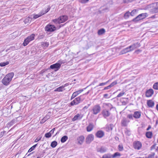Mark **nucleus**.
Returning a JSON list of instances; mask_svg holds the SVG:
<instances>
[{"label": "nucleus", "mask_w": 158, "mask_h": 158, "mask_svg": "<svg viewBox=\"0 0 158 158\" xmlns=\"http://www.w3.org/2000/svg\"><path fill=\"white\" fill-rule=\"evenodd\" d=\"M14 74L13 73L11 72L6 75L2 80V84L5 85H8L10 82L12 80V78L14 76Z\"/></svg>", "instance_id": "f257e3e1"}, {"label": "nucleus", "mask_w": 158, "mask_h": 158, "mask_svg": "<svg viewBox=\"0 0 158 158\" xmlns=\"http://www.w3.org/2000/svg\"><path fill=\"white\" fill-rule=\"evenodd\" d=\"M64 63L65 62L64 60H60L58 61L57 63L51 65L50 68L51 69H53L55 71H56L60 68L61 65Z\"/></svg>", "instance_id": "f03ea898"}, {"label": "nucleus", "mask_w": 158, "mask_h": 158, "mask_svg": "<svg viewBox=\"0 0 158 158\" xmlns=\"http://www.w3.org/2000/svg\"><path fill=\"white\" fill-rule=\"evenodd\" d=\"M68 19V17L66 15L60 16L57 19L52 20V21L55 24H60L64 22Z\"/></svg>", "instance_id": "7ed1b4c3"}, {"label": "nucleus", "mask_w": 158, "mask_h": 158, "mask_svg": "<svg viewBox=\"0 0 158 158\" xmlns=\"http://www.w3.org/2000/svg\"><path fill=\"white\" fill-rule=\"evenodd\" d=\"M148 16V15L147 13H142L133 19L132 21L133 22H136L140 20H142L146 18Z\"/></svg>", "instance_id": "20e7f679"}, {"label": "nucleus", "mask_w": 158, "mask_h": 158, "mask_svg": "<svg viewBox=\"0 0 158 158\" xmlns=\"http://www.w3.org/2000/svg\"><path fill=\"white\" fill-rule=\"evenodd\" d=\"M35 35L32 34L29 36L27 37L24 40L23 45L25 46L27 45L30 41L34 39Z\"/></svg>", "instance_id": "39448f33"}, {"label": "nucleus", "mask_w": 158, "mask_h": 158, "mask_svg": "<svg viewBox=\"0 0 158 158\" xmlns=\"http://www.w3.org/2000/svg\"><path fill=\"white\" fill-rule=\"evenodd\" d=\"M56 30V27L52 25L48 24L45 27V30L48 32H52Z\"/></svg>", "instance_id": "423d86ee"}, {"label": "nucleus", "mask_w": 158, "mask_h": 158, "mask_svg": "<svg viewBox=\"0 0 158 158\" xmlns=\"http://www.w3.org/2000/svg\"><path fill=\"white\" fill-rule=\"evenodd\" d=\"M101 107L99 105H96L91 110L92 113L95 115H96L100 111Z\"/></svg>", "instance_id": "0eeeda50"}, {"label": "nucleus", "mask_w": 158, "mask_h": 158, "mask_svg": "<svg viewBox=\"0 0 158 158\" xmlns=\"http://www.w3.org/2000/svg\"><path fill=\"white\" fill-rule=\"evenodd\" d=\"M94 139V136L93 135L90 134L85 139V142L87 144L90 143L93 141Z\"/></svg>", "instance_id": "6e6552de"}, {"label": "nucleus", "mask_w": 158, "mask_h": 158, "mask_svg": "<svg viewBox=\"0 0 158 158\" xmlns=\"http://www.w3.org/2000/svg\"><path fill=\"white\" fill-rule=\"evenodd\" d=\"M133 146L135 149L139 150L141 148L142 144L141 142L139 141H135L134 143Z\"/></svg>", "instance_id": "1a4fd4ad"}, {"label": "nucleus", "mask_w": 158, "mask_h": 158, "mask_svg": "<svg viewBox=\"0 0 158 158\" xmlns=\"http://www.w3.org/2000/svg\"><path fill=\"white\" fill-rule=\"evenodd\" d=\"M105 134L104 131L100 130L97 131L95 134V136L98 138H102L104 135Z\"/></svg>", "instance_id": "9d476101"}, {"label": "nucleus", "mask_w": 158, "mask_h": 158, "mask_svg": "<svg viewBox=\"0 0 158 158\" xmlns=\"http://www.w3.org/2000/svg\"><path fill=\"white\" fill-rule=\"evenodd\" d=\"M129 122L130 121L127 119L123 118L121 122L122 125L124 127L126 126Z\"/></svg>", "instance_id": "9b49d317"}, {"label": "nucleus", "mask_w": 158, "mask_h": 158, "mask_svg": "<svg viewBox=\"0 0 158 158\" xmlns=\"http://www.w3.org/2000/svg\"><path fill=\"white\" fill-rule=\"evenodd\" d=\"M85 139V137L83 135H81L78 137L77 139L78 144L81 145L83 143Z\"/></svg>", "instance_id": "f8f14e48"}, {"label": "nucleus", "mask_w": 158, "mask_h": 158, "mask_svg": "<svg viewBox=\"0 0 158 158\" xmlns=\"http://www.w3.org/2000/svg\"><path fill=\"white\" fill-rule=\"evenodd\" d=\"M102 114L105 118L109 116L110 115L109 111L106 109L104 110L102 112Z\"/></svg>", "instance_id": "ddd939ff"}, {"label": "nucleus", "mask_w": 158, "mask_h": 158, "mask_svg": "<svg viewBox=\"0 0 158 158\" xmlns=\"http://www.w3.org/2000/svg\"><path fill=\"white\" fill-rule=\"evenodd\" d=\"M83 91V89H81L74 92L72 95L71 99H73V98H75L80 93L82 92Z\"/></svg>", "instance_id": "4468645a"}, {"label": "nucleus", "mask_w": 158, "mask_h": 158, "mask_svg": "<svg viewBox=\"0 0 158 158\" xmlns=\"http://www.w3.org/2000/svg\"><path fill=\"white\" fill-rule=\"evenodd\" d=\"M153 92V90L152 89H150L146 92V96L147 97H149L152 96Z\"/></svg>", "instance_id": "2eb2a0df"}, {"label": "nucleus", "mask_w": 158, "mask_h": 158, "mask_svg": "<svg viewBox=\"0 0 158 158\" xmlns=\"http://www.w3.org/2000/svg\"><path fill=\"white\" fill-rule=\"evenodd\" d=\"M65 86H66V84L64 85V86L62 85V86H60L56 89L54 90V91L57 92L63 91L65 90L64 88Z\"/></svg>", "instance_id": "dca6fc26"}, {"label": "nucleus", "mask_w": 158, "mask_h": 158, "mask_svg": "<svg viewBox=\"0 0 158 158\" xmlns=\"http://www.w3.org/2000/svg\"><path fill=\"white\" fill-rule=\"evenodd\" d=\"M133 116L135 118H139L141 116V113L139 111H135L134 112Z\"/></svg>", "instance_id": "f3484780"}, {"label": "nucleus", "mask_w": 158, "mask_h": 158, "mask_svg": "<svg viewBox=\"0 0 158 158\" xmlns=\"http://www.w3.org/2000/svg\"><path fill=\"white\" fill-rule=\"evenodd\" d=\"M51 7L49 6H48V7L45 10L44 9L43 10L41 11V12L42 15L45 14L47 13L50 9Z\"/></svg>", "instance_id": "a211bd4d"}, {"label": "nucleus", "mask_w": 158, "mask_h": 158, "mask_svg": "<svg viewBox=\"0 0 158 158\" xmlns=\"http://www.w3.org/2000/svg\"><path fill=\"white\" fill-rule=\"evenodd\" d=\"M81 100V99H74L71 102V105H74L78 104L80 103Z\"/></svg>", "instance_id": "6ab92c4d"}, {"label": "nucleus", "mask_w": 158, "mask_h": 158, "mask_svg": "<svg viewBox=\"0 0 158 158\" xmlns=\"http://www.w3.org/2000/svg\"><path fill=\"white\" fill-rule=\"evenodd\" d=\"M154 102L151 100H149L148 101L147 105L149 107H152L154 105Z\"/></svg>", "instance_id": "aec40b11"}, {"label": "nucleus", "mask_w": 158, "mask_h": 158, "mask_svg": "<svg viewBox=\"0 0 158 158\" xmlns=\"http://www.w3.org/2000/svg\"><path fill=\"white\" fill-rule=\"evenodd\" d=\"M42 15L41 12H40L38 14H33V19H36L38 18L39 17H41Z\"/></svg>", "instance_id": "412c9836"}, {"label": "nucleus", "mask_w": 158, "mask_h": 158, "mask_svg": "<svg viewBox=\"0 0 158 158\" xmlns=\"http://www.w3.org/2000/svg\"><path fill=\"white\" fill-rule=\"evenodd\" d=\"M132 45L134 49L141 46L140 43L138 42L133 44H132Z\"/></svg>", "instance_id": "4be33fe9"}, {"label": "nucleus", "mask_w": 158, "mask_h": 158, "mask_svg": "<svg viewBox=\"0 0 158 158\" xmlns=\"http://www.w3.org/2000/svg\"><path fill=\"white\" fill-rule=\"evenodd\" d=\"M94 128V126L92 124H90L87 127V130L88 131H91Z\"/></svg>", "instance_id": "5701e85b"}, {"label": "nucleus", "mask_w": 158, "mask_h": 158, "mask_svg": "<svg viewBox=\"0 0 158 158\" xmlns=\"http://www.w3.org/2000/svg\"><path fill=\"white\" fill-rule=\"evenodd\" d=\"M106 151V148L103 147H102L100 148H99L98 150V151L101 153H103L105 152Z\"/></svg>", "instance_id": "b1692460"}, {"label": "nucleus", "mask_w": 158, "mask_h": 158, "mask_svg": "<svg viewBox=\"0 0 158 158\" xmlns=\"http://www.w3.org/2000/svg\"><path fill=\"white\" fill-rule=\"evenodd\" d=\"M130 52V50H129L128 47H127L126 48L123 49L121 51V54H123L126 53L127 52Z\"/></svg>", "instance_id": "393cba45"}, {"label": "nucleus", "mask_w": 158, "mask_h": 158, "mask_svg": "<svg viewBox=\"0 0 158 158\" xmlns=\"http://www.w3.org/2000/svg\"><path fill=\"white\" fill-rule=\"evenodd\" d=\"M81 117H80V114H78L74 116L73 119V121H75L77 119H81Z\"/></svg>", "instance_id": "a878e982"}, {"label": "nucleus", "mask_w": 158, "mask_h": 158, "mask_svg": "<svg viewBox=\"0 0 158 158\" xmlns=\"http://www.w3.org/2000/svg\"><path fill=\"white\" fill-rule=\"evenodd\" d=\"M105 32V30L104 29L102 28L101 29L98 31V34L99 35H102Z\"/></svg>", "instance_id": "bb28decb"}, {"label": "nucleus", "mask_w": 158, "mask_h": 158, "mask_svg": "<svg viewBox=\"0 0 158 158\" xmlns=\"http://www.w3.org/2000/svg\"><path fill=\"white\" fill-rule=\"evenodd\" d=\"M102 158H112V155L110 154H107L104 155Z\"/></svg>", "instance_id": "cd10ccee"}, {"label": "nucleus", "mask_w": 158, "mask_h": 158, "mask_svg": "<svg viewBox=\"0 0 158 158\" xmlns=\"http://www.w3.org/2000/svg\"><path fill=\"white\" fill-rule=\"evenodd\" d=\"M68 137L67 136L64 135L62 137L60 140L61 142L62 143H64L68 139Z\"/></svg>", "instance_id": "c85d7f7f"}, {"label": "nucleus", "mask_w": 158, "mask_h": 158, "mask_svg": "<svg viewBox=\"0 0 158 158\" xmlns=\"http://www.w3.org/2000/svg\"><path fill=\"white\" fill-rule=\"evenodd\" d=\"M152 133L150 131H148L146 132V136L147 137L151 138L152 137Z\"/></svg>", "instance_id": "c756f323"}, {"label": "nucleus", "mask_w": 158, "mask_h": 158, "mask_svg": "<svg viewBox=\"0 0 158 158\" xmlns=\"http://www.w3.org/2000/svg\"><path fill=\"white\" fill-rule=\"evenodd\" d=\"M57 144V143L56 141H54L51 143V146L53 148H55Z\"/></svg>", "instance_id": "7c9ffc66"}, {"label": "nucleus", "mask_w": 158, "mask_h": 158, "mask_svg": "<svg viewBox=\"0 0 158 158\" xmlns=\"http://www.w3.org/2000/svg\"><path fill=\"white\" fill-rule=\"evenodd\" d=\"M41 44L44 48L48 47L49 44L48 42H42Z\"/></svg>", "instance_id": "2f4dec72"}, {"label": "nucleus", "mask_w": 158, "mask_h": 158, "mask_svg": "<svg viewBox=\"0 0 158 158\" xmlns=\"http://www.w3.org/2000/svg\"><path fill=\"white\" fill-rule=\"evenodd\" d=\"M130 15V13L129 11H128L124 15V17L125 19L128 18Z\"/></svg>", "instance_id": "473e14b6"}, {"label": "nucleus", "mask_w": 158, "mask_h": 158, "mask_svg": "<svg viewBox=\"0 0 158 158\" xmlns=\"http://www.w3.org/2000/svg\"><path fill=\"white\" fill-rule=\"evenodd\" d=\"M138 11L136 9H134L130 13V15L132 16H134L135 15L136 13Z\"/></svg>", "instance_id": "72a5a7b5"}, {"label": "nucleus", "mask_w": 158, "mask_h": 158, "mask_svg": "<svg viewBox=\"0 0 158 158\" xmlns=\"http://www.w3.org/2000/svg\"><path fill=\"white\" fill-rule=\"evenodd\" d=\"M24 22L25 24H27L31 22V20L30 19V17H27L25 18Z\"/></svg>", "instance_id": "f704fd0d"}, {"label": "nucleus", "mask_w": 158, "mask_h": 158, "mask_svg": "<svg viewBox=\"0 0 158 158\" xmlns=\"http://www.w3.org/2000/svg\"><path fill=\"white\" fill-rule=\"evenodd\" d=\"M155 153H152L149 155L148 158H157L156 156H155Z\"/></svg>", "instance_id": "c9c22d12"}, {"label": "nucleus", "mask_w": 158, "mask_h": 158, "mask_svg": "<svg viewBox=\"0 0 158 158\" xmlns=\"http://www.w3.org/2000/svg\"><path fill=\"white\" fill-rule=\"evenodd\" d=\"M118 150L120 151H122L123 150V147L122 144H120L118 146Z\"/></svg>", "instance_id": "e433bc0d"}, {"label": "nucleus", "mask_w": 158, "mask_h": 158, "mask_svg": "<svg viewBox=\"0 0 158 158\" xmlns=\"http://www.w3.org/2000/svg\"><path fill=\"white\" fill-rule=\"evenodd\" d=\"M9 64L8 61H6V62H1L0 63V66L1 67L4 66Z\"/></svg>", "instance_id": "4c0bfd02"}, {"label": "nucleus", "mask_w": 158, "mask_h": 158, "mask_svg": "<svg viewBox=\"0 0 158 158\" xmlns=\"http://www.w3.org/2000/svg\"><path fill=\"white\" fill-rule=\"evenodd\" d=\"M120 156V153L118 152H116L114 153V155H112V158H114L117 156Z\"/></svg>", "instance_id": "58836bf2"}, {"label": "nucleus", "mask_w": 158, "mask_h": 158, "mask_svg": "<svg viewBox=\"0 0 158 158\" xmlns=\"http://www.w3.org/2000/svg\"><path fill=\"white\" fill-rule=\"evenodd\" d=\"M89 92V90L88 92H87L86 93H85V94H83L82 95H81L78 97L76 98L75 99H81V98H84V97H83L85 95H87Z\"/></svg>", "instance_id": "ea45409f"}, {"label": "nucleus", "mask_w": 158, "mask_h": 158, "mask_svg": "<svg viewBox=\"0 0 158 158\" xmlns=\"http://www.w3.org/2000/svg\"><path fill=\"white\" fill-rule=\"evenodd\" d=\"M37 144H36L34 145H33V146H32L31 148L29 149L28 151V152H31L34 149L36 146H37Z\"/></svg>", "instance_id": "a19ab883"}, {"label": "nucleus", "mask_w": 158, "mask_h": 158, "mask_svg": "<svg viewBox=\"0 0 158 158\" xmlns=\"http://www.w3.org/2000/svg\"><path fill=\"white\" fill-rule=\"evenodd\" d=\"M153 88L155 89H158V82L155 83L154 84Z\"/></svg>", "instance_id": "79ce46f5"}, {"label": "nucleus", "mask_w": 158, "mask_h": 158, "mask_svg": "<svg viewBox=\"0 0 158 158\" xmlns=\"http://www.w3.org/2000/svg\"><path fill=\"white\" fill-rule=\"evenodd\" d=\"M117 84V81H114L112 82L110 85V87L113 86L114 85H116Z\"/></svg>", "instance_id": "37998d69"}, {"label": "nucleus", "mask_w": 158, "mask_h": 158, "mask_svg": "<svg viewBox=\"0 0 158 158\" xmlns=\"http://www.w3.org/2000/svg\"><path fill=\"white\" fill-rule=\"evenodd\" d=\"M45 136L47 138H49L51 136V135L49 132L45 134Z\"/></svg>", "instance_id": "c03bdc74"}, {"label": "nucleus", "mask_w": 158, "mask_h": 158, "mask_svg": "<svg viewBox=\"0 0 158 158\" xmlns=\"http://www.w3.org/2000/svg\"><path fill=\"white\" fill-rule=\"evenodd\" d=\"M129 50H130V52L133 51L134 49L132 45L127 47Z\"/></svg>", "instance_id": "a18cd8bd"}, {"label": "nucleus", "mask_w": 158, "mask_h": 158, "mask_svg": "<svg viewBox=\"0 0 158 158\" xmlns=\"http://www.w3.org/2000/svg\"><path fill=\"white\" fill-rule=\"evenodd\" d=\"M152 11L155 13L158 12V7H155L153 9Z\"/></svg>", "instance_id": "49530a36"}, {"label": "nucleus", "mask_w": 158, "mask_h": 158, "mask_svg": "<svg viewBox=\"0 0 158 158\" xmlns=\"http://www.w3.org/2000/svg\"><path fill=\"white\" fill-rule=\"evenodd\" d=\"M124 94V92H121L117 96V97H120L122 96Z\"/></svg>", "instance_id": "de8ad7c7"}, {"label": "nucleus", "mask_w": 158, "mask_h": 158, "mask_svg": "<svg viewBox=\"0 0 158 158\" xmlns=\"http://www.w3.org/2000/svg\"><path fill=\"white\" fill-rule=\"evenodd\" d=\"M127 117L130 119H133V115L132 114H128L127 115Z\"/></svg>", "instance_id": "09e8293b"}, {"label": "nucleus", "mask_w": 158, "mask_h": 158, "mask_svg": "<svg viewBox=\"0 0 158 158\" xmlns=\"http://www.w3.org/2000/svg\"><path fill=\"white\" fill-rule=\"evenodd\" d=\"M104 106H107L109 108V107H111V105L109 103H104Z\"/></svg>", "instance_id": "8fccbe9b"}, {"label": "nucleus", "mask_w": 158, "mask_h": 158, "mask_svg": "<svg viewBox=\"0 0 158 158\" xmlns=\"http://www.w3.org/2000/svg\"><path fill=\"white\" fill-rule=\"evenodd\" d=\"M106 85V83L103 82L100 83L98 85H97V87H98L99 86H103L105 85Z\"/></svg>", "instance_id": "3c124183"}, {"label": "nucleus", "mask_w": 158, "mask_h": 158, "mask_svg": "<svg viewBox=\"0 0 158 158\" xmlns=\"http://www.w3.org/2000/svg\"><path fill=\"white\" fill-rule=\"evenodd\" d=\"M6 132V131H4L1 132V133H0V138L2 137L3 136L5 133Z\"/></svg>", "instance_id": "603ef678"}, {"label": "nucleus", "mask_w": 158, "mask_h": 158, "mask_svg": "<svg viewBox=\"0 0 158 158\" xmlns=\"http://www.w3.org/2000/svg\"><path fill=\"white\" fill-rule=\"evenodd\" d=\"M89 0H81V2L82 3H87Z\"/></svg>", "instance_id": "864d4df0"}, {"label": "nucleus", "mask_w": 158, "mask_h": 158, "mask_svg": "<svg viewBox=\"0 0 158 158\" xmlns=\"http://www.w3.org/2000/svg\"><path fill=\"white\" fill-rule=\"evenodd\" d=\"M41 137H37L35 140V142H38V141H39L41 139Z\"/></svg>", "instance_id": "5fc2aeb1"}, {"label": "nucleus", "mask_w": 158, "mask_h": 158, "mask_svg": "<svg viewBox=\"0 0 158 158\" xmlns=\"http://www.w3.org/2000/svg\"><path fill=\"white\" fill-rule=\"evenodd\" d=\"M55 128H54L53 129H52L51 131H50V132H49L51 135L54 133V132L55 131Z\"/></svg>", "instance_id": "6e6d98bb"}, {"label": "nucleus", "mask_w": 158, "mask_h": 158, "mask_svg": "<svg viewBox=\"0 0 158 158\" xmlns=\"http://www.w3.org/2000/svg\"><path fill=\"white\" fill-rule=\"evenodd\" d=\"M44 35H40L38 36V38L39 39H41L44 38Z\"/></svg>", "instance_id": "4d7b16f0"}, {"label": "nucleus", "mask_w": 158, "mask_h": 158, "mask_svg": "<svg viewBox=\"0 0 158 158\" xmlns=\"http://www.w3.org/2000/svg\"><path fill=\"white\" fill-rule=\"evenodd\" d=\"M110 85L107 86L105 87L103 89V90H107L110 89Z\"/></svg>", "instance_id": "13d9d810"}, {"label": "nucleus", "mask_w": 158, "mask_h": 158, "mask_svg": "<svg viewBox=\"0 0 158 158\" xmlns=\"http://www.w3.org/2000/svg\"><path fill=\"white\" fill-rule=\"evenodd\" d=\"M28 17H30V19L31 20V21L33 19V14L29 16Z\"/></svg>", "instance_id": "bf43d9fd"}, {"label": "nucleus", "mask_w": 158, "mask_h": 158, "mask_svg": "<svg viewBox=\"0 0 158 158\" xmlns=\"http://www.w3.org/2000/svg\"><path fill=\"white\" fill-rule=\"evenodd\" d=\"M15 120H12L11 122L10 123V125H12L13 124V123H14L15 122Z\"/></svg>", "instance_id": "052dcab7"}, {"label": "nucleus", "mask_w": 158, "mask_h": 158, "mask_svg": "<svg viewBox=\"0 0 158 158\" xmlns=\"http://www.w3.org/2000/svg\"><path fill=\"white\" fill-rule=\"evenodd\" d=\"M156 15H154L151 16L150 18L152 19H154L156 18Z\"/></svg>", "instance_id": "680f3d73"}, {"label": "nucleus", "mask_w": 158, "mask_h": 158, "mask_svg": "<svg viewBox=\"0 0 158 158\" xmlns=\"http://www.w3.org/2000/svg\"><path fill=\"white\" fill-rule=\"evenodd\" d=\"M108 96V94H105L104 95V97L105 98H106V97L107 96Z\"/></svg>", "instance_id": "e2e57ef3"}, {"label": "nucleus", "mask_w": 158, "mask_h": 158, "mask_svg": "<svg viewBox=\"0 0 158 158\" xmlns=\"http://www.w3.org/2000/svg\"><path fill=\"white\" fill-rule=\"evenodd\" d=\"M141 52V50H140L139 49H138V50H136L135 51V52Z\"/></svg>", "instance_id": "0e129e2a"}, {"label": "nucleus", "mask_w": 158, "mask_h": 158, "mask_svg": "<svg viewBox=\"0 0 158 158\" xmlns=\"http://www.w3.org/2000/svg\"><path fill=\"white\" fill-rule=\"evenodd\" d=\"M151 128V127L150 126H149L147 128V130H149Z\"/></svg>", "instance_id": "69168bd1"}, {"label": "nucleus", "mask_w": 158, "mask_h": 158, "mask_svg": "<svg viewBox=\"0 0 158 158\" xmlns=\"http://www.w3.org/2000/svg\"><path fill=\"white\" fill-rule=\"evenodd\" d=\"M156 109L158 111V104H157L156 106Z\"/></svg>", "instance_id": "338daca9"}, {"label": "nucleus", "mask_w": 158, "mask_h": 158, "mask_svg": "<svg viewBox=\"0 0 158 158\" xmlns=\"http://www.w3.org/2000/svg\"><path fill=\"white\" fill-rule=\"evenodd\" d=\"M155 145H152V147H151V148H152L153 149V148H154L155 147Z\"/></svg>", "instance_id": "774afa93"}]
</instances>
